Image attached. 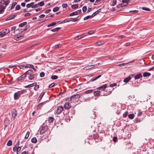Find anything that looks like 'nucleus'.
<instances>
[{
    "instance_id": "18",
    "label": "nucleus",
    "mask_w": 154,
    "mask_h": 154,
    "mask_svg": "<svg viewBox=\"0 0 154 154\" xmlns=\"http://www.w3.org/2000/svg\"><path fill=\"white\" fill-rule=\"evenodd\" d=\"M100 92L99 91H96L94 92V94L95 96H98L100 95Z\"/></svg>"
},
{
    "instance_id": "29",
    "label": "nucleus",
    "mask_w": 154,
    "mask_h": 154,
    "mask_svg": "<svg viewBox=\"0 0 154 154\" xmlns=\"http://www.w3.org/2000/svg\"><path fill=\"white\" fill-rule=\"evenodd\" d=\"M35 84V82H34L32 84H30L29 85L27 86H26L25 87V88H31L32 87H33L34 86Z\"/></svg>"
},
{
    "instance_id": "28",
    "label": "nucleus",
    "mask_w": 154,
    "mask_h": 154,
    "mask_svg": "<svg viewBox=\"0 0 154 154\" xmlns=\"http://www.w3.org/2000/svg\"><path fill=\"white\" fill-rule=\"evenodd\" d=\"M31 142L33 143H36L37 142V139L35 137H33L31 139Z\"/></svg>"
},
{
    "instance_id": "51",
    "label": "nucleus",
    "mask_w": 154,
    "mask_h": 154,
    "mask_svg": "<svg viewBox=\"0 0 154 154\" xmlns=\"http://www.w3.org/2000/svg\"><path fill=\"white\" fill-rule=\"evenodd\" d=\"M61 46L60 45H57L53 46V48H60Z\"/></svg>"
},
{
    "instance_id": "27",
    "label": "nucleus",
    "mask_w": 154,
    "mask_h": 154,
    "mask_svg": "<svg viewBox=\"0 0 154 154\" xmlns=\"http://www.w3.org/2000/svg\"><path fill=\"white\" fill-rule=\"evenodd\" d=\"M61 29V28L60 27H57L55 28L54 29H52L51 30V31L53 32H56L58 30H59L60 29Z\"/></svg>"
},
{
    "instance_id": "2",
    "label": "nucleus",
    "mask_w": 154,
    "mask_h": 154,
    "mask_svg": "<svg viewBox=\"0 0 154 154\" xmlns=\"http://www.w3.org/2000/svg\"><path fill=\"white\" fill-rule=\"evenodd\" d=\"M33 73V72L32 70H29L26 72V75H29L28 78L29 80H32L35 78V75H34Z\"/></svg>"
},
{
    "instance_id": "23",
    "label": "nucleus",
    "mask_w": 154,
    "mask_h": 154,
    "mask_svg": "<svg viewBox=\"0 0 154 154\" xmlns=\"http://www.w3.org/2000/svg\"><path fill=\"white\" fill-rule=\"evenodd\" d=\"M27 28H26V27L25 28L23 29H17L16 31H19L20 32L22 33L23 32V31H26L27 29Z\"/></svg>"
},
{
    "instance_id": "56",
    "label": "nucleus",
    "mask_w": 154,
    "mask_h": 154,
    "mask_svg": "<svg viewBox=\"0 0 154 154\" xmlns=\"http://www.w3.org/2000/svg\"><path fill=\"white\" fill-rule=\"evenodd\" d=\"M18 67L21 69H23L25 68V65H19L18 66Z\"/></svg>"
},
{
    "instance_id": "24",
    "label": "nucleus",
    "mask_w": 154,
    "mask_h": 154,
    "mask_svg": "<svg viewBox=\"0 0 154 154\" xmlns=\"http://www.w3.org/2000/svg\"><path fill=\"white\" fill-rule=\"evenodd\" d=\"M44 103L42 102L41 103H40L38 104V106H37V109H41L42 107L44 105Z\"/></svg>"
},
{
    "instance_id": "46",
    "label": "nucleus",
    "mask_w": 154,
    "mask_h": 154,
    "mask_svg": "<svg viewBox=\"0 0 154 154\" xmlns=\"http://www.w3.org/2000/svg\"><path fill=\"white\" fill-rule=\"evenodd\" d=\"M45 94V92H43V93H42V94L41 95H40L39 97H38V100H41V99L42 98V97L44 95V94Z\"/></svg>"
},
{
    "instance_id": "41",
    "label": "nucleus",
    "mask_w": 154,
    "mask_h": 154,
    "mask_svg": "<svg viewBox=\"0 0 154 154\" xmlns=\"http://www.w3.org/2000/svg\"><path fill=\"white\" fill-rule=\"evenodd\" d=\"M29 134H30L29 132L28 131L27 132V133H26V135H25V139H27L29 137Z\"/></svg>"
},
{
    "instance_id": "59",
    "label": "nucleus",
    "mask_w": 154,
    "mask_h": 154,
    "mask_svg": "<svg viewBox=\"0 0 154 154\" xmlns=\"http://www.w3.org/2000/svg\"><path fill=\"white\" fill-rule=\"evenodd\" d=\"M117 0H113L112 6H115L116 4Z\"/></svg>"
},
{
    "instance_id": "14",
    "label": "nucleus",
    "mask_w": 154,
    "mask_h": 154,
    "mask_svg": "<svg viewBox=\"0 0 154 154\" xmlns=\"http://www.w3.org/2000/svg\"><path fill=\"white\" fill-rule=\"evenodd\" d=\"M107 87V85L105 84L103 86L97 88V90H103Z\"/></svg>"
},
{
    "instance_id": "53",
    "label": "nucleus",
    "mask_w": 154,
    "mask_h": 154,
    "mask_svg": "<svg viewBox=\"0 0 154 154\" xmlns=\"http://www.w3.org/2000/svg\"><path fill=\"white\" fill-rule=\"evenodd\" d=\"M128 114V112H125L123 114V117H126Z\"/></svg>"
},
{
    "instance_id": "63",
    "label": "nucleus",
    "mask_w": 154,
    "mask_h": 154,
    "mask_svg": "<svg viewBox=\"0 0 154 154\" xmlns=\"http://www.w3.org/2000/svg\"><path fill=\"white\" fill-rule=\"evenodd\" d=\"M16 29V26H14L12 27L11 28V31H14Z\"/></svg>"
},
{
    "instance_id": "57",
    "label": "nucleus",
    "mask_w": 154,
    "mask_h": 154,
    "mask_svg": "<svg viewBox=\"0 0 154 154\" xmlns=\"http://www.w3.org/2000/svg\"><path fill=\"white\" fill-rule=\"evenodd\" d=\"M45 75V74L44 72H41L40 74V76L41 77H44Z\"/></svg>"
},
{
    "instance_id": "40",
    "label": "nucleus",
    "mask_w": 154,
    "mask_h": 154,
    "mask_svg": "<svg viewBox=\"0 0 154 154\" xmlns=\"http://www.w3.org/2000/svg\"><path fill=\"white\" fill-rule=\"evenodd\" d=\"M93 90H88L84 92L85 94L91 93L93 92Z\"/></svg>"
},
{
    "instance_id": "19",
    "label": "nucleus",
    "mask_w": 154,
    "mask_h": 154,
    "mask_svg": "<svg viewBox=\"0 0 154 154\" xmlns=\"http://www.w3.org/2000/svg\"><path fill=\"white\" fill-rule=\"evenodd\" d=\"M94 66L95 65H91L85 67L84 68L85 69H88L93 68Z\"/></svg>"
},
{
    "instance_id": "20",
    "label": "nucleus",
    "mask_w": 154,
    "mask_h": 154,
    "mask_svg": "<svg viewBox=\"0 0 154 154\" xmlns=\"http://www.w3.org/2000/svg\"><path fill=\"white\" fill-rule=\"evenodd\" d=\"M151 75V74L148 72H144L143 74L144 77H149Z\"/></svg>"
},
{
    "instance_id": "30",
    "label": "nucleus",
    "mask_w": 154,
    "mask_h": 154,
    "mask_svg": "<svg viewBox=\"0 0 154 154\" xmlns=\"http://www.w3.org/2000/svg\"><path fill=\"white\" fill-rule=\"evenodd\" d=\"M101 9H98L97 11L94 12V13H93L92 14V16L93 17L94 16H95L97 14H98L99 12H100L101 11Z\"/></svg>"
},
{
    "instance_id": "4",
    "label": "nucleus",
    "mask_w": 154,
    "mask_h": 154,
    "mask_svg": "<svg viewBox=\"0 0 154 154\" xmlns=\"http://www.w3.org/2000/svg\"><path fill=\"white\" fill-rule=\"evenodd\" d=\"M80 97V96L78 94L74 95L70 97L69 101L70 103H72L73 102H74L75 101L78 100Z\"/></svg>"
},
{
    "instance_id": "39",
    "label": "nucleus",
    "mask_w": 154,
    "mask_h": 154,
    "mask_svg": "<svg viewBox=\"0 0 154 154\" xmlns=\"http://www.w3.org/2000/svg\"><path fill=\"white\" fill-rule=\"evenodd\" d=\"M103 44L102 42H98L95 43V45H102Z\"/></svg>"
},
{
    "instance_id": "50",
    "label": "nucleus",
    "mask_w": 154,
    "mask_h": 154,
    "mask_svg": "<svg viewBox=\"0 0 154 154\" xmlns=\"http://www.w3.org/2000/svg\"><path fill=\"white\" fill-rule=\"evenodd\" d=\"M138 12V11L137 10H134V11H130L129 12L132 14L136 13H137Z\"/></svg>"
},
{
    "instance_id": "9",
    "label": "nucleus",
    "mask_w": 154,
    "mask_h": 154,
    "mask_svg": "<svg viewBox=\"0 0 154 154\" xmlns=\"http://www.w3.org/2000/svg\"><path fill=\"white\" fill-rule=\"evenodd\" d=\"M63 108L62 106H59L57 108L56 113L57 114H60L63 110Z\"/></svg>"
},
{
    "instance_id": "64",
    "label": "nucleus",
    "mask_w": 154,
    "mask_h": 154,
    "mask_svg": "<svg viewBox=\"0 0 154 154\" xmlns=\"http://www.w3.org/2000/svg\"><path fill=\"white\" fill-rule=\"evenodd\" d=\"M117 137H114L113 138V140L114 142H115L117 140Z\"/></svg>"
},
{
    "instance_id": "48",
    "label": "nucleus",
    "mask_w": 154,
    "mask_h": 154,
    "mask_svg": "<svg viewBox=\"0 0 154 154\" xmlns=\"http://www.w3.org/2000/svg\"><path fill=\"white\" fill-rule=\"evenodd\" d=\"M44 2H39L38 4V5H39L41 6H42L44 5Z\"/></svg>"
},
{
    "instance_id": "8",
    "label": "nucleus",
    "mask_w": 154,
    "mask_h": 154,
    "mask_svg": "<svg viewBox=\"0 0 154 154\" xmlns=\"http://www.w3.org/2000/svg\"><path fill=\"white\" fill-rule=\"evenodd\" d=\"M82 13V11L81 10H78L76 11L73 12L69 15L70 16H73L74 15H76L78 14H80Z\"/></svg>"
},
{
    "instance_id": "36",
    "label": "nucleus",
    "mask_w": 154,
    "mask_h": 154,
    "mask_svg": "<svg viewBox=\"0 0 154 154\" xmlns=\"http://www.w3.org/2000/svg\"><path fill=\"white\" fill-rule=\"evenodd\" d=\"M128 117L129 118L131 119H133L134 117V114H129L128 115Z\"/></svg>"
},
{
    "instance_id": "3",
    "label": "nucleus",
    "mask_w": 154,
    "mask_h": 154,
    "mask_svg": "<svg viewBox=\"0 0 154 154\" xmlns=\"http://www.w3.org/2000/svg\"><path fill=\"white\" fill-rule=\"evenodd\" d=\"M19 142L18 141L17 143L15 146L13 147V150L14 152H16L17 154H19L20 153L21 149V147H19Z\"/></svg>"
},
{
    "instance_id": "5",
    "label": "nucleus",
    "mask_w": 154,
    "mask_h": 154,
    "mask_svg": "<svg viewBox=\"0 0 154 154\" xmlns=\"http://www.w3.org/2000/svg\"><path fill=\"white\" fill-rule=\"evenodd\" d=\"M24 91V90H21L15 93L14 94V99L15 100L18 99L21 95L23 94Z\"/></svg>"
},
{
    "instance_id": "38",
    "label": "nucleus",
    "mask_w": 154,
    "mask_h": 154,
    "mask_svg": "<svg viewBox=\"0 0 154 154\" xmlns=\"http://www.w3.org/2000/svg\"><path fill=\"white\" fill-rule=\"evenodd\" d=\"M12 144V141L11 140H9L7 143V145L8 146H11Z\"/></svg>"
},
{
    "instance_id": "62",
    "label": "nucleus",
    "mask_w": 154,
    "mask_h": 154,
    "mask_svg": "<svg viewBox=\"0 0 154 154\" xmlns=\"http://www.w3.org/2000/svg\"><path fill=\"white\" fill-rule=\"evenodd\" d=\"M55 85V84L54 83H52L49 86V88H51L53 87Z\"/></svg>"
},
{
    "instance_id": "6",
    "label": "nucleus",
    "mask_w": 154,
    "mask_h": 154,
    "mask_svg": "<svg viewBox=\"0 0 154 154\" xmlns=\"http://www.w3.org/2000/svg\"><path fill=\"white\" fill-rule=\"evenodd\" d=\"M48 128L47 126H44V125H42L41 128V130L40 131V133L41 134H43L45 133V132L47 131Z\"/></svg>"
},
{
    "instance_id": "45",
    "label": "nucleus",
    "mask_w": 154,
    "mask_h": 154,
    "mask_svg": "<svg viewBox=\"0 0 154 154\" xmlns=\"http://www.w3.org/2000/svg\"><path fill=\"white\" fill-rule=\"evenodd\" d=\"M3 30L6 34L10 32V30L8 29H5Z\"/></svg>"
},
{
    "instance_id": "34",
    "label": "nucleus",
    "mask_w": 154,
    "mask_h": 154,
    "mask_svg": "<svg viewBox=\"0 0 154 154\" xmlns=\"http://www.w3.org/2000/svg\"><path fill=\"white\" fill-rule=\"evenodd\" d=\"M93 17V16H92V15H88V16L85 17L84 18V20H87L89 18H91Z\"/></svg>"
},
{
    "instance_id": "16",
    "label": "nucleus",
    "mask_w": 154,
    "mask_h": 154,
    "mask_svg": "<svg viewBox=\"0 0 154 154\" xmlns=\"http://www.w3.org/2000/svg\"><path fill=\"white\" fill-rule=\"evenodd\" d=\"M16 16V15H14L8 17L6 19V20H9L14 18Z\"/></svg>"
},
{
    "instance_id": "44",
    "label": "nucleus",
    "mask_w": 154,
    "mask_h": 154,
    "mask_svg": "<svg viewBox=\"0 0 154 154\" xmlns=\"http://www.w3.org/2000/svg\"><path fill=\"white\" fill-rule=\"evenodd\" d=\"M32 65L29 64H26V65H25V68L27 67H32Z\"/></svg>"
},
{
    "instance_id": "60",
    "label": "nucleus",
    "mask_w": 154,
    "mask_h": 154,
    "mask_svg": "<svg viewBox=\"0 0 154 154\" xmlns=\"http://www.w3.org/2000/svg\"><path fill=\"white\" fill-rule=\"evenodd\" d=\"M62 6L63 8H66L67 6V5L66 4H63L62 5Z\"/></svg>"
},
{
    "instance_id": "49",
    "label": "nucleus",
    "mask_w": 154,
    "mask_h": 154,
    "mask_svg": "<svg viewBox=\"0 0 154 154\" xmlns=\"http://www.w3.org/2000/svg\"><path fill=\"white\" fill-rule=\"evenodd\" d=\"M82 11L83 12H85L87 10V7L85 6H84L82 8Z\"/></svg>"
},
{
    "instance_id": "47",
    "label": "nucleus",
    "mask_w": 154,
    "mask_h": 154,
    "mask_svg": "<svg viewBox=\"0 0 154 154\" xmlns=\"http://www.w3.org/2000/svg\"><path fill=\"white\" fill-rule=\"evenodd\" d=\"M101 76V75H99L98 76H97V77L95 78V79H93L91 81L93 82L94 81H95L98 79Z\"/></svg>"
},
{
    "instance_id": "26",
    "label": "nucleus",
    "mask_w": 154,
    "mask_h": 154,
    "mask_svg": "<svg viewBox=\"0 0 154 154\" xmlns=\"http://www.w3.org/2000/svg\"><path fill=\"white\" fill-rule=\"evenodd\" d=\"M27 23L26 22H24L20 24L19 25V26L20 27H22L25 25H26L27 24Z\"/></svg>"
},
{
    "instance_id": "7",
    "label": "nucleus",
    "mask_w": 154,
    "mask_h": 154,
    "mask_svg": "<svg viewBox=\"0 0 154 154\" xmlns=\"http://www.w3.org/2000/svg\"><path fill=\"white\" fill-rule=\"evenodd\" d=\"M71 103L69 102H67L65 103L63 107H64L66 109H70L71 107V105L70 104Z\"/></svg>"
},
{
    "instance_id": "33",
    "label": "nucleus",
    "mask_w": 154,
    "mask_h": 154,
    "mask_svg": "<svg viewBox=\"0 0 154 154\" xmlns=\"http://www.w3.org/2000/svg\"><path fill=\"white\" fill-rule=\"evenodd\" d=\"M35 87L34 88V89L36 91L39 88V86L38 85H37V83L35 82Z\"/></svg>"
},
{
    "instance_id": "21",
    "label": "nucleus",
    "mask_w": 154,
    "mask_h": 154,
    "mask_svg": "<svg viewBox=\"0 0 154 154\" xmlns=\"http://www.w3.org/2000/svg\"><path fill=\"white\" fill-rule=\"evenodd\" d=\"M131 79V77L129 76L128 77L126 78L123 81L124 82L127 83Z\"/></svg>"
},
{
    "instance_id": "17",
    "label": "nucleus",
    "mask_w": 154,
    "mask_h": 154,
    "mask_svg": "<svg viewBox=\"0 0 154 154\" xmlns=\"http://www.w3.org/2000/svg\"><path fill=\"white\" fill-rule=\"evenodd\" d=\"M54 119L53 117H50L48 118V121L49 123H51L54 122Z\"/></svg>"
},
{
    "instance_id": "43",
    "label": "nucleus",
    "mask_w": 154,
    "mask_h": 154,
    "mask_svg": "<svg viewBox=\"0 0 154 154\" xmlns=\"http://www.w3.org/2000/svg\"><path fill=\"white\" fill-rule=\"evenodd\" d=\"M58 78V77L56 75H53L51 77V79H56Z\"/></svg>"
},
{
    "instance_id": "12",
    "label": "nucleus",
    "mask_w": 154,
    "mask_h": 154,
    "mask_svg": "<svg viewBox=\"0 0 154 154\" xmlns=\"http://www.w3.org/2000/svg\"><path fill=\"white\" fill-rule=\"evenodd\" d=\"M143 76L142 75L141 73H139L136 74L134 76V78L135 80L139 79L140 78H141Z\"/></svg>"
},
{
    "instance_id": "61",
    "label": "nucleus",
    "mask_w": 154,
    "mask_h": 154,
    "mask_svg": "<svg viewBox=\"0 0 154 154\" xmlns=\"http://www.w3.org/2000/svg\"><path fill=\"white\" fill-rule=\"evenodd\" d=\"M70 19H71L72 20H73V22L79 20L78 19H77V18H70Z\"/></svg>"
},
{
    "instance_id": "52",
    "label": "nucleus",
    "mask_w": 154,
    "mask_h": 154,
    "mask_svg": "<svg viewBox=\"0 0 154 154\" xmlns=\"http://www.w3.org/2000/svg\"><path fill=\"white\" fill-rule=\"evenodd\" d=\"M142 9L143 10H144L146 11H149L150 10V9H149V8H146V7H143L142 8Z\"/></svg>"
},
{
    "instance_id": "1",
    "label": "nucleus",
    "mask_w": 154,
    "mask_h": 154,
    "mask_svg": "<svg viewBox=\"0 0 154 154\" xmlns=\"http://www.w3.org/2000/svg\"><path fill=\"white\" fill-rule=\"evenodd\" d=\"M10 2L9 0H7L6 1L5 0H2L0 2V14H2L4 12L6 7L9 5Z\"/></svg>"
},
{
    "instance_id": "55",
    "label": "nucleus",
    "mask_w": 154,
    "mask_h": 154,
    "mask_svg": "<svg viewBox=\"0 0 154 154\" xmlns=\"http://www.w3.org/2000/svg\"><path fill=\"white\" fill-rule=\"evenodd\" d=\"M94 32L93 30H91L88 32V33L89 35H91L94 34Z\"/></svg>"
},
{
    "instance_id": "32",
    "label": "nucleus",
    "mask_w": 154,
    "mask_h": 154,
    "mask_svg": "<svg viewBox=\"0 0 154 154\" xmlns=\"http://www.w3.org/2000/svg\"><path fill=\"white\" fill-rule=\"evenodd\" d=\"M17 4V3L16 2H14L12 4L11 6V8H10V10L12 9Z\"/></svg>"
},
{
    "instance_id": "11",
    "label": "nucleus",
    "mask_w": 154,
    "mask_h": 154,
    "mask_svg": "<svg viewBox=\"0 0 154 154\" xmlns=\"http://www.w3.org/2000/svg\"><path fill=\"white\" fill-rule=\"evenodd\" d=\"M12 116L14 119L17 116V112L15 109H13L11 111Z\"/></svg>"
},
{
    "instance_id": "31",
    "label": "nucleus",
    "mask_w": 154,
    "mask_h": 154,
    "mask_svg": "<svg viewBox=\"0 0 154 154\" xmlns=\"http://www.w3.org/2000/svg\"><path fill=\"white\" fill-rule=\"evenodd\" d=\"M0 32L1 34V37H3L7 34L3 30L2 31H0Z\"/></svg>"
},
{
    "instance_id": "13",
    "label": "nucleus",
    "mask_w": 154,
    "mask_h": 154,
    "mask_svg": "<svg viewBox=\"0 0 154 154\" xmlns=\"http://www.w3.org/2000/svg\"><path fill=\"white\" fill-rule=\"evenodd\" d=\"M128 5V3H123L122 2V3L117 5V7L118 8H122L123 7H125V6H126Z\"/></svg>"
},
{
    "instance_id": "10",
    "label": "nucleus",
    "mask_w": 154,
    "mask_h": 154,
    "mask_svg": "<svg viewBox=\"0 0 154 154\" xmlns=\"http://www.w3.org/2000/svg\"><path fill=\"white\" fill-rule=\"evenodd\" d=\"M26 72L23 74V75H22L20 76L19 77H18L17 79V80L18 81H20L22 80H23L24 79L25 77H26Z\"/></svg>"
},
{
    "instance_id": "54",
    "label": "nucleus",
    "mask_w": 154,
    "mask_h": 154,
    "mask_svg": "<svg viewBox=\"0 0 154 154\" xmlns=\"http://www.w3.org/2000/svg\"><path fill=\"white\" fill-rule=\"evenodd\" d=\"M20 5H17L15 8V10H20Z\"/></svg>"
},
{
    "instance_id": "37",
    "label": "nucleus",
    "mask_w": 154,
    "mask_h": 154,
    "mask_svg": "<svg viewBox=\"0 0 154 154\" xmlns=\"http://www.w3.org/2000/svg\"><path fill=\"white\" fill-rule=\"evenodd\" d=\"M78 5L77 4H75L72 6L71 8L72 9H76L78 8Z\"/></svg>"
},
{
    "instance_id": "35",
    "label": "nucleus",
    "mask_w": 154,
    "mask_h": 154,
    "mask_svg": "<svg viewBox=\"0 0 154 154\" xmlns=\"http://www.w3.org/2000/svg\"><path fill=\"white\" fill-rule=\"evenodd\" d=\"M59 9V7H56L53 8V11L54 12H56L58 11Z\"/></svg>"
},
{
    "instance_id": "42",
    "label": "nucleus",
    "mask_w": 154,
    "mask_h": 154,
    "mask_svg": "<svg viewBox=\"0 0 154 154\" xmlns=\"http://www.w3.org/2000/svg\"><path fill=\"white\" fill-rule=\"evenodd\" d=\"M99 137V135L98 134H96L94 135V139H98Z\"/></svg>"
},
{
    "instance_id": "25",
    "label": "nucleus",
    "mask_w": 154,
    "mask_h": 154,
    "mask_svg": "<svg viewBox=\"0 0 154 154\" xmlns=\"http://www.w3.org/2000/svg\"><path fill=\"white\" fill-rule=\"evenodd\" d=\"M59 22V21H57V22H52L51 23L49 24L47 26V27H50V26H54L57 23H58Z\"/></svg>"
},
{
    "instance_id": "15",
    "label": "nucleus",
    "mask_w": 154,
    "mask_h": 154,
    "mask_svg": "<svg viewBox=\"0 0 154 154\" xmlns=\"http://www.w3.org/2000/svg\"><path fill=\"white\" fill-rule=\"evenodd\" d=\"M85 35H84V34H82L81 35H78L76 37H75V39L78 40L79 39L83 37H84Z\"/></svg>"
},
{
    "instance_id": "22",
    "label": "nucleus",
    "mask_w": 154,
    "mask_h": 154,
    "mask_svg": "<svg viewBox=\"0 0 154 154\" xmlns=\"http://www.w3.org/2000/svg\"><path fill=\"white\" fill-rule=\"evenodd\" d=\"M34 4V2H32L29 4H27L26 5V7L27 8H30L31 7L32 8V5H33Z\"/></svg>"
},
{
    "instance_id": "58",
    "label": "nucleus",
    "mask_w": 154,
    "mask_h": 154,
    "mask_svg": "<svg viewBox=\"0 0 154 154\" xmlns=\"http://www.w3.org/2000/svg\"><path fill=\"white\" fill-rule=\"evenodd\" d=\"M116 85V83H114L113 84H111L110 85V87H112L114 86H115Z\"/></svg>"
}]
</instances>
